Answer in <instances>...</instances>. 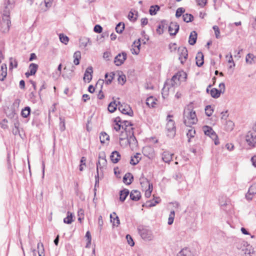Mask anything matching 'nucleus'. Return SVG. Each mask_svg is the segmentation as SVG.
<instances>
[{
  "instance_id": "45",
  "label": "nucleus",
  "mask_w": 256,
  "mask_h": 256,
  "mask_svg": "<svg viewBox=\"0 0 256 256\" xmlns=\"http://www.w3.org/2000/svg\"><path fill=\"white\" fill-rule=\"evenodd\" d=\"M159 10L160 7L158 5L152 6L149 10L150 14L152 16L155 15Z\"/></svg>"
},
{
  "instance_id": "2",
  "label": "nucleus",
  "mask_w": 256,
  "mask_h": 256,
  "mask_svg": "<svg viewBox=\"0 0 256 256\" xmlns=\"http://www.w3.org/2000/svg\"><path fill=\"white\" fill-rule=\"evenodd\" d=\"M172 116L168 115L167 117L168 122L166 124V130L167 131V136L170 138H174L176 135V128L175 126L174 122L172 120L169 119L170 118H172Z\"/></svg>"
},
{
  "instance_id": "30",
  "label": "nucleus",
  "mask_w": 256,
  "mask_h": 256,
  "mask_svg": "<svg viewBox=\"0 0 256 256\" xmlns=\"http://www.w3.org/2000/svg\"><path fill=\"white\" fill-rule=\"evenodd\" d=\"M176 256H194V255L188 248H185L179 252Z\"/></svg>"
},
{
  "instance_id": "36",
  "label": "nucleus",
  "mask_w": 256,
  "mask_h": 256,
  "mask_svg": "<svg viewBox=\"0 0 256 256\" xmlns=\"http://www.w3.org/2000/svg\"><path fill=\"white\" fill-rule=\"evenodd\" d=\"M221 92V90H218L216 88H213L210 90V94L212 98H218L220 97Z\"/></svg>"
},
{
  "instance_id": "29",
  "label": "nucleus",
  "mask_w": 256,
  "mask_h": 256,
  "mask_svg": "<svg viewBox=\"0 0 256 256\" xmlns=\"http://www.w3.org/2000/svg\"><path fill=\"white\" fill-rule=\"evenodd\" d=\"M120 144L122 146H126L128 144L126 136L124 135V134L123 132H122L120 135Z\"/></svg>"
},
{
  "instance_id": "51",
  "label": "nucleus",
  "mask_w": 256,
  "mask_h": 256,
  "mask_svg": "<svg viewBox=\"0 0 256 256\" xmlns=\"http://www.w3.org/2000/svg\"><path fill=\"white\" fill-rule=\"evenodd\" d=\"M234 128V124L231 120L226 122V129L227 131H232Z\"/></svg>"
},
{
  "instance_id": "35",
  "label": "nucleus",
  "mask_w": 256,
  "mask_h": 256,
  "mask_svg": "<svg viewBox=\"0 0 256 256\" xmlns=\"http://www.w3.org/2000/svg\"><path fill=\"white\" fill-rule=\"evenodd\" d=\"M129 194V191L127 189H124L120 192V200L121 202L124 201L126 197Z\"/></svg>"
},
{
  "instance_id": "50",
  "label": "nucleus",
  "mask_w": 256,
  "mask_h": 256,
  "mask_svg": "<svg viewBox=\"0 0 256 256\" xmlns=\"http://www.w3.org/2000/svg\"><path fill=\"white\" fill-rule=\"evenodd\" d=\"M19 126L20 123L18 121H16L14 123V128L12 130V132L14 134L16 135L20 133Z\"/></svg>"
},
{
  "instance_id": "1",
  "label": "nucleus",
  "mask_w": 256,
  "mask_h": 256,
  "mask_svg": "<svg viewBox=\"0 0 256 256\" xmlns=\"http://www.w3.org/2000/svg\"><path fill=\"white\" fill-rule=\"evenodd\" d=\"M184 122L187 126H190L196 124L198 122L195 111L190 108H186L184 111Z\"/></svg>"
},
{
  "instance_id": "13",
  "label": "nucleus",
  "mask_w": 256,
  "mask_h": 256,
  "mask_svg": "<svg viewBox=\"0 0 256 256\" xmlns=\"http://www.w3.org/2000/svg\"><path fill=\"white\" fill-rule=\"evenodd\" d=\"M255 194H256V182L250 187L248 193L246 194V198L250 200Z\"/></svg>"
},
{
  "instance_id": "55",
  "label": "nucleus",
  "mask_w": 256,
  "mask_h": 256,
  "mask_svg": "<svg viewBox=\"0 0 256 256\" xmlns=\"http://www.w3.org/2000/svg\"><path fill=\"white\" fill-rule=\"evenodd\" d=\"M185 12V9L183 8H179L177 9L176 13V16L180 18L182 14Z\"/></svg>"
},
{
  "instance_id": "3",
  "label": "nucleus",
  "mask_w": 256,
  "mask_h": 256,
  "mask_svg": "<svg viewBox=\"0 0 256 256\" xmlns=\"http://www.w3.org/2000/svg\"><path fill=\"white\" fill-rule=\"evenodd\" d=\"M139 234L144 240L150 241L153 240L154 235L151 230L144 226H139L138 228Z\"/></svg>"
},
{
  "instance_id": "19",
  "label": "nucleus",
  "mask_w": 256,
  "mask_h": 256,
  "mask_svg": "<svg viewBox=\"0 0 256 256\" xmlns=\"http://www.w3.org/2000/svg\"><path fill=\"white\" fill-rule=\"evenodd\" d=\"M174 178L178 181L179 184L180 185H186V180H184V178L182 174L180 172L176 173L174 176Z\"/></svg>"
},
{
  "instance_id": "64",
  "label": "nucleus",
  "mask_w": 256,
  "mask_h": 256,
  "mask_svg": "<svg viewBox=\"0 0 256 256\" xmlns=\"http://www.w3.org/2000/svg\"><path fill=\"white\" fill-rule=\"evenodd\" d=\"M94 30L96 32L100 33L102 32V28L100 25L97 24L94 26Z\"/></svg>"
},
{
  "instance_id": "15",
  "label": "nucleus",
  "mask_w": 256,
  "mask_h": 256,
  "mask_svg": "<svg viewBox=\"0 0 256 256\" xmlns=\"http://www.w3.org/2000/svg\"><path fill=\"white\" fill-rule=\"evenodd\" d=\"M140 182L144 190H146L147 188L152 186V184L149 182L146 178L144 177L142 174L141 177L140 178Z\"/></svg>"
},
{
  "instance_id": "62",
  "label": "nucleus",
  "mask_w": 256,
  "mask_h": 256,
  "mask_svg": "<svg viewBox=\"0 0 256 256\" xmlns=\"http://www.w3.org/2000/svg\"><path fill=\"white\" fill-rule=\"evenodd\" d=\"M60 129L61 131H64L66 128L64 120L62 118H60Z\"/></svg>"
},
{
  "instance_id": "44",
  "label": "nucleus",
  "mask_w": 256,
  "mask_h": 256,
  "mask_svg": "<svg viewBox=\"0 0 256 256\" xmlns=\"http://www.w3.org/2000/svg\"><path fill=\"white\" fill-rule=\"evenodd\" d=\"M178 74V78L180 82H184L186 78V74L184 71H180L176 73Z\"/></svg>"
},
{
  "instance_id": "17",
  "label": "nucleus",
  "mask_w": 256,
  "mask_h": 256,
  "mask_svg": "<svg viewBox=\"0 0 256 256\" xmlns=\"http://www.w3.org/2000/svg\"><path fill=\"white\" fill-rule=\"evenodd\" d=\"M93 72L92 68L88 66L85 72L84 76V82H90L92 78V73Z\"/></svg>"
},
{
  "instance_id": "58",
  "label": "nucleus",
  "mask_w": 256,
  "mask_h": 256,
  "mask_svg": "<svg viewBox=\"0 0 256 256\" xmlns=\"http://www.w3.org/2000/svg\"><path fill=\"white\" fill-rule=\"evenodd\" d=\"M38 253L39 256H41V254H42L44 251V246L42 243L39 242L38 244Z\"/></svg>"
},
{
  "instance_id": "4",
  "label": "nucleus",
  "mask_w": 256,
  "mask_h": 256,
  "mask_svg": "<svg viewBox=\"0 0 256 256\" xmlns=\"http://www.w3.org/2000/svg\"><path fill=\"white\" fill-rule=\"evenodd\" d=\"M236 248L238 250H241L243 254H250L251 253L252 246L245 241L239 240L236 242Z\"/></svg>"
},
{
  "instance_id": "49",
  "label": "nucleus",
  "mask_w": 256,
  "mask_h": 256,
  "mask_svg": "<svg viewBox=\"0 0 256 256\" xmlns=\"http://www.w3.org/2000/svg\"><path fill=\"white\" fill-rule=\"evenodd\" d=\"M89 41V40L87 38H82L80 39V46L82 48H86L88 43Z\"/></svg>"
},
{
  "instance_id": "61",
  "label": "nucleus",
  "mask_w": 256,
  "mask_h": 256,
  "mask_svg": "<svg viewBox=\"0 0 256 256\" xmlns=\"http://www.w3.org/2000/svg\"><path fill=\"white\" fill-rule=\"evenodd\" d=\"M126 238L127 240L128 244L130 246H133L134 245V242L133 241L132 238V237H131V236L130 235L127 234L126 236Z\"/></svg>"
},
{
  "instance_id": "6",
  "label": "nucleus",
  "mask_w": 256,
  "mask_h": 256,
  "mask_svg": "<svg viewBox=\"0 0 256 256\" xmlns=\"http://www.w3.org/2000/svg\"><path fill=\"white\" fill-rule=\"evenodd\" d=\"M203 130L206 135L209 136L214 140L215 144L217 145L219 144V142L217 140L218 136L211 127L207 126H204L203 127Z\"/></svg>"
},
{
  "instance_id": "18",
  "label": "nucleus",
  "mask_w": 256,
  "mask_h": 256,
  "mask_svg": "<svg viewBox=\"0 0 256 256\" xmlns=\"http://www.w3.org/2000/svg\"><path fill=\"white\" fill-rule=\"evenodd\" d=\"M38 68V64L34 63L30 64L29 66L30 72L28 71L25 74L26 77L28 78L30 76L34 75L36 72Z\"/></svg>"
},
{
  "instance_id": "34",
  "label": "nucleus",
  "mask_w": 256,
  "mask_h": 256,
  "mask_svg": "<svg viewBox=\"0 0 256 256\" xmlns=\"http://www.w3.org/2000/svg\"><path fill=\"white\" fill-rule=\"evenodd\" d=\"M189 128L188 129V132L186 133V136L188 138V142H190V139L194 136L196 134V130L194 128L191 127V126H188Z\"/></svg>"
},
{
  "instance_id": "47",
  "label": "nucleus",
  "mask_w": 256,
  "mask_h": 256,
  "mask_svg": "<svg viewBox=\"0 0 256 256\" xmlns=\"http://www.w3.org/2000/svg\"><path fill=\"white\" fill-rule=\"evenodd\" d=\"M30 108L29 106H26L22 110L21 114L24 118H27L30 115Z\"/></svg>"
},
{
  "instance_id": "39",
  "label": "nucleus",
  "mask_w": 256,
  "mask_h": 256,
  "mask_svg": "<svg viewBox=\"0 0 256 256\" xmlns=\"http://www.w3.org/2000/svg\"><path fill=\"white\" fill-rule=\"evenodd\" d=\"M109 138L110 136L106 133L104 132H101L100 136V140L101 143H105L106 141L109 140Z\"/></svg>"
},
{
  "instance_id": "60",
  "label": "nucleus",
  "mask_w": 256,
  "mask_h": 256,
  "mask_svg": "<svg viewBox=\"0 0 256 256\" xmlns=\"http://www.w3.org/2000/svg\"><path fill=\"white\" fill-rule=\"evenodd\" d=\"M118 81L122 85L124 84L126 81V76L124 74L120 76L118 78Z\"/></svg>"
},
{
  "instance_id": "33",
  "label": "nucleus",
  "mask_w": 256,
  "mask_h": 256,
  "mask_svg": "<svg viewBox=\"0 0 256 256\" xmlns=\"http://www.w3.org/2000/svg\"><path fill=\"white\" fill-rule=\"evenodd\" d=\"M181 82L178 78V74H176L170 80L171 85L172 87H175L180 84Z\"/></svg>"
},
{
  "instance_id": "37",
  "label": "nucleus",
  "mask_w": 256,
  "mask_h": 256,
  "mask_svg": "<svg viewBox=\"0 0 256 256\" xmlns=\"http://www.w3.org/2000/svg\"><path fill=\"white\" fill-rule=\"evenodd\" d=\"M140 154H136L134 156L131 157L130 164L133 166L136 165L138 163L140 158L139 157Z\"/></svg>"
},
{
  "instance_id": "5",
  "label": "nucleus",
  "mask_w": 256,
  "mask_h": 256,
  "mask_svg": "<svg viewBox=\"0 0 256 256\" xmlns=\"http://www.w3.org/2000/svg\"><path fill=\"white\" fill-rule=\"evenodd\" d=\"M14 0H4V7L2 12V17L9 18L10 11L14 6Z\"/></svg>"
},
{
  "instance_id": "27",
  "label": "nucleus",
  "mask_w": 256,
  "mask_h": 256,
  "mask_svg": "<svg viewBox=\"0 0 256 256\" xmlns=\"http://www.w3.org/2000/svg\"><path fill=\"white\" fill-rule=\"evenodd\" d=\"M110 221L113 222L114 226H118L120 224V220L118 217L116 216V213L114 212L110 215Z\"/></svg>"
},
{
  "instance_id": "38",
  "label": "nucleus",
  "mask_w": 256,
  "mask_h": 256,
  "mask_svg": "<svg viewBox=\"0 0 256 256\" xmlns=\"http://www.w3.org/2000/svg\"><path fill=\"white\" fill-rule=\"evenodd\" d=\"M156 100L152 96H150L146 100V104L149 107H154Z\"/></svg>"
},
{
  "instance_id": "12",
  "label": "nucleus",
  "mask_w": 256,
  "mask_h": 256,
  "mask_svg": "<svg viewBox=\"0 0 256 256\" xmlns=\"http://www.w3.org/2000/svg\"><path fill=\"white\" fill-rule=\"evenodd\" d=\"M142 152L144 154L150 159H152L154 156V152L153 148L150 146H146L143 148Z\"/></svg>"
},
{
  "instance_id": "48",
  "label": "nucleus",
  "mask_w": 256,
  "mask_h": 256,
  "mask_svg": "<svg viewBox=\"0 0 256 256\" xmlns=\"http://www.w3.org/2000/svg\"><path fill=\"white\" fill-rule=\"evenodd\" d=\"M183 20L186 22H189L192 20L194 17L192 14H186L183 15Z\"/></svg>"
},
{
  "instance_id": "46",
  "label": "nucleus",
  "mask_w": 256,
  "mask_h": 256,
  "mask_svg": "<svg viewBox=\"0 0 256 256\" xmlns=\"http://www.w3.org/2000/svg\"><path fill=\"white\" fill-rule=\"evenodd\" d=\"M124 28V24L123 22H120L116 25V30L118 33L121 34Z\"/></svg>"
},
{
  "instance_id": "54",
  "label": "nucleus",
  "mask_w": 256,
  "mask_h": 256,
  "mask_svg": "<svg viewBox=\"0 0 256 256\" xmlns=\"http://www.w3.org/2000/svg\"><path fill=\"white\" fill-rule=\"evenodd\" d=\"M205 112L206 115L208 116H210L212 115L214 110L212 108L211 106L208 105L206 106L205 108Z\"/></svg>"
},
{
  "instance_id": "28",
  "label": "nucleus",
  "mask_w": 256,
  "mask_h": 256,
  "mask_svg": "<svg viewBox=\"0 0 256 256\" xmlns=\"http://www.w3.org/2000/svg\"><path fill=\"white\" fill-rule=\"evenodd\" d=\"M246 61L248 64H254L256 62V56L252 54H248L246 56Z\"/></svg>"
},
{
  "instance_id": "22",
  "label": "nucleus",
  "mask_w": 256,
  "mask_h": 256,
  "mask_svg": "<svg viewBox=\"0 0 256 256\" xmlns=\"http://www.w3.org/2000/svg\"><path fill=\"white\" fill-rule=\"evenodd\" d=\"M196 64L198 66H201L204 64V55L202 52H198L196 58Z\"/></svg>"
},
{
  "instance_id": "26",
  "label": "nucleus",
  "mask_w": 256,
  "mask_h": 256,
  "mask_svg": "<svg viewBox=\"0 0 256 256\" xmlns=\"http://www.w3.org/2000/svg\"><path fill=\"white\" fill-rule=\"evenodd\" d=\"M140 196V192L136 190H132L130 194V198L134 201L139 200Z\"/></svg>"
},
{
  "instance_id": "7",
  "label": "nucleus",
  "mask_w": 256,
  "mask_h": 256,
  "mask_svg": "<svg viewBox=\"0 0 256 256\" xmlns=\"http://www.w3.org/2000/svg\"><path fill=\"white\" fill-rule=\"evenodd\" d=\"M126 136L128 144L132 148H134L137 146L138 142L134 136V131L132 129V132L129 131V132L124 134Z\"/></svg>"
},
{
  "instance_id": "23",
  "label": "nucleus",
  "mask_w": 256,
  "mask_h": 256,
  "mask_svg": "<svg viewBox=\"0 0 256 256\" xmlns=\"http://www.w3.org/2000/svg\"><path fill=\"white\" fill-rule=\"evenodd\" d=\"M172 154L165 151L162 154V159L166 163H169L172 160Z\"/></svg>"
},
{
  "instance_id": "11",
  "label": "nucleus",
  "mask_w": 256,
  "mask_h": 256,
  "mask_svg": "<svg viewBox=\"0 0 256 256\" xmlns=\"http://www.w3.org/2000/svg\"><path fill=\"white\" fill-rule=\"evenodd\" d=\"M178 59L182 64H184L188 58V50L185 47H180L178 48Z\"/></svg>"
},
{
  "instance_id": "52",
  "label": "nucleus",
  "mask_w": 256,
  "mask_h": 256,
  "mask_svg": "<svg viewBox=\"0 0 256 256\" xmlns=\"http://www.w3.org/2000/svg\"><path fill=\"white\" fill-rule=\"evenodd\" d=\"M174 216H175L174 211V210L171 211L169 214V217H168V223L169 225H171L173 223L174 218Z\"/></svg>"
},
{
  "instance_id": "9",
  "label": "nucleus",
  "mask_w": 256,
  "mask_h": 256,
  "mask_svg": "<svg viewBox=\"0 0 256 256\" xmlns=\"http://www.w3.org/2000/svg\"><path fill=\"white\" fill-rule=\"evenodd\" d=\"M246 140L248 145L254 147L256 145V135L251 132H248L246 136Z\"/></svg>"
},
{
  "instance_id": "14",
  "label": "nucleus",
  "mask_w": 256,
  "mask_h": 256,
  "mask_svg": "<svg viewBox=\"0 0 256 256\" xmlns=\"http://www.w3.org/2000/svg\"><path fill=\"white\" fill-rule=\"evenodd\" d=\"M179 25L176 22H172L168 26V32L170 35L175 36L179 30Z\"/></svg>"
},
{
  "instance_id": "53",
  "label": "nucleus",
  "mask_w": 256,
  "mask_h": 256,
  "mask_svg": "<svg viewBox=\"0 0 256 256\" xmlns=\"http://www.w3.org/2000/svg\"><path fill=\"white\" fill-rule=\"evenodd\" d=\"M59 38L60 42L66 44L68 42L69 40L67 36H64V34H60L59 35Z\"/></svg>"
},
{
  "instance_id": "41",
  "label": "nucleus",
  "mask_w": 256,
  "mask_h": 256,
  "mask_svg": "<svg viewBox=\"0 0 256 256\" xmlns=\"http://www.w3.org/2000/svg\"><path fill=\"white\" fill-rule=\"evenodd\" d=\"M114 76V74L113 72H110V74H105V78L106 79V84H110L112 82Z\"/></svg>"
},
{
  "instance_id": "8",
  "label": "nucleus",
  "mask_w": 256,
  "mask_h": 256,
  "mask_svg": "<svg viewBox=\"0 0 256 256\" xmlns=\"http://www.w3.org/2000/svg\"><path fill=\"white\" fill-rule=\"evenodd\" d=\"M10 24V18L2 17V20L0 22V30L3 33H6L9 31Z\"/></svg>"
},
{
  "instance_id": "10",
  "label": "nucleus",
  "mask_w": 256,
  "mask_h": 256,
  "mask_svg": "<svg viewBox=\"0 0 256 256\" xmlns=\"http://www.w3.org/2000/svg\"><path fill=\"white\" fill-rule=\"evenodd\" d=\"M118 110L122 114L128 116H132L133 112L130 107L126 104H121L120 102H118Z\"/></svg>"
},
{
  "instance_id": "57",
  "label": "nucleus",
  "mask_w": 256,
  "mask_h": 256,
  "mask_svg": "<svg viewBox=\"0 0 256 256\" xmlns=\"http://www.w3.org/2000/svg\"><path fill=\"white\" fill-rule=\"evenodd\" d=\"M86 158L84 156H82L80 160V165L79 170L80 171H82L84 170L83 166H86Z\"/></svg>"
},
{
  "instance_id": "56",
  "label": "nucleus",
  "mask_w": 256,
  "mask_h": 256,
  "mask_svg": "<svg viewBox=\"0 0 256 256\" xmlns=\"http://www.w3.org/2000/svg\"><path fill=\"white\" fill-rule=\"evenodd\" d=\"M10 68H17L18 62L16 59H14L13 58H11L10 59Z\"/></svg>"
},
{
  "instance_id": "16",
  "label": "nucleus",
  "mask_w": 256,
  "mask_h": 256,
  "mask_svg": "<svg viewBox=\"0 0 256 256\" xmlns=\"http://www.w3.org/2000/svg\"><path fill=\"white\" fill-rule=\"evenodd\" d=\"M126 58V52H122V54H120L115 58L114 63L116 66H120L124 63Z\"/></svg>"
},
{
  "instance_id": "63",
  "label": "nucleus",
  "mask_w": 256,
  "mask_h": 256,
  "mask_svg": "<svg viewBox=\"0 0 256 256\" xmlns=\"http://www.w3.org/2000/svg\"><path fill=\"white\" fill-rule=\"evenodd\" d=\"M145 192V196L146 198H149L152 194V186L150 187V188H147L146 190H144Z\"/></svg>"
},
{
  "instance_id": "20",
  "label": "nucleus",
  "mask_w": 256,
  "mask_h": 256,
  "mask_svg": "<svg viewBox=\"0 0 256 256\" xmlns=\"http://www.w3.org/2000/svg\"><path fill=\"white\" fill-rule=\"evenodd\" d=\"M106 160L105 158V156H99V160L98 162L96 163V167H97V172H98V168L101 169L103 167L106 166Z\"/></svg>"
},
{
  "instance_id": "40",
  "label": "nucleus",
  "mask_w": 256,
  "mask_h": 256,
  "mask_svg": "<svg viewBox=\"0 0 256 256\" xmlns=\"http://www.w3.org/2000/svg\"><path fill=\"white\" fill-rule=\"evenodd\" d=\"M73 214L72 213L68 212L67 216L64 220V222L67 224H70L73 221Z\"/></svg>"
},
{
  "instance_id": "42",
  "label": "nucleus",
  "mask_w": 256,
  "mask_h": 256,
  "mask_svg": "<svg viewBox=\"0 0 256 256\" xmlns=\"http://www.w3.org/2000/svg\"><path fill=\"white\" fill-rule=\"evenodd\" d=\"M164 26H165V21L164 20L160 22V24L158 26L156 30V32L159 34H163L164 29Z\"/></svg>"
},
{
  "instance_id": "31",
  "label": "nucleus",
  "mask_w": 256,
  "mask_h": 256,
  "mask_svg": "<svg viewBox=\"0 0 256 256\" xmlns=\"http://www.w3.org/2000/svg\"><path fill=\"white\" fill-rule=\"evenodd\" d=\"M120 154L117 151L113 152L110 155L111 160L114 163H117L120 160Z\"/></svg>"
},
{
  "instance_id": "59",
  "label": "nucleus",
  "mask_w": 256,
  "mask_h": 256,
  "mask_svg": "<svg viewBox=\"0 0 256 256\" xmlns=\"http://www.w3.org/2000/svg\"><path fill=\"white\" fill-rule=\"evenodd\" d=\"M213 29L214 31L216 37L217 38H220V32L218 27L217 26H213Z\"/></svg>"
},
{
  "instance_id": "25",
  "label": "nucleus",
  "mask_w": 256,
  "mask_h": 256,
  "mask_svg": "<svg viewBox=\"0 0 256 256\" xmlns=\"http://www.w3.org/2000/svg\"><path fill=\"white\" fill-rule=\"evenodd\" d=\"M133 176L130 172H127L125 174L123 178V182L126 184L129 185L132 182Z\"/></svg>"
},
{
  "instance_id": "21",
  "label": "nucleus",
  "mask_w": 256,
  "mask_h": 256,
  "mask_svg": "<svg viewBox=\"0 0 256 256\" xmlns=\"http://www.w3.org/2000/svg\"><path fill=\"white\" fill-rule=\"evenodd\" d=\"M124 124L122 125V128H124V131L122 132L124 134H126V133L129 132V131L132 132V129L133 130V128L131 126H132V124L128 120H124L122 122Z\"/></svg>"
},
{
  "instance_id": "24",
  "label": "nucleus",
  "mask_w": 256,
  "mask_h": 256,
  "mask_svg": "<svg viewBox=\"0 0 256 256\" xmlns=\"http://www.w3.org/2000/svg\"><path fill=\"white\" fill-rule=\"evenodd\" d=\"M197 33L196 31H192L190 32V34L188 38V43L190 45H194L197 40Z\"/></svg>"
},
{
  "instance_id": "32",
  "label": "nucleus",
  "mask_w": 256,
  "mask_h": 256,
  "mask_svg": "<svg viewBox=\"0 0 256 256\" xmlns=\"http://www.w3.org/2000/svg\"><path fill=\"white\" fill-rule=\"evenodd\" d=\"M1 70L2 72L0 74V80L3 81L4 78L7 76V67L6 65L4 64H3L1 66Z\"/></svg>"
},
{
  "instance_id": "43",
  "label": "nucleus",
  "mask_w": 256,
  "mask_h": 256,
  "mask_svg": "<svg viewBox=\"0 0 256 256\" xmlns=\"http://www.w3.org/2000/svg\"><path fill=\"white\" fill-rule=\"evenodd\" d=\"M118 106V104H116L115 101L111 102L108 106V110L110 112H114L116 110Z\"/></svg>"
}]
</instances>
